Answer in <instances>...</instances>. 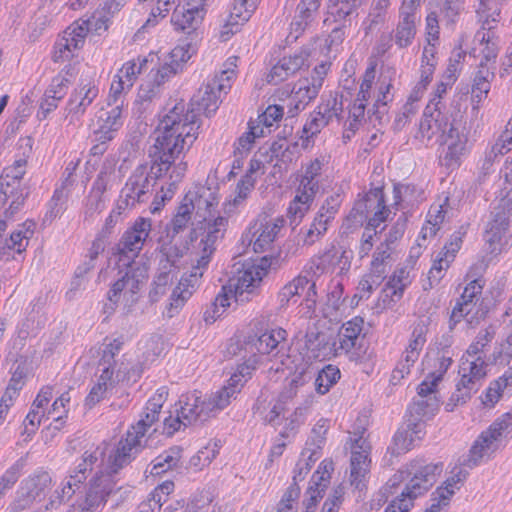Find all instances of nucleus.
<instances>
[{
    "mask_svg": "<svg viewBox=\"0 0 512 512\" xmlns=\"http://www.w3.org/2000/svg\"><path fill=\"white\" fill-rule=\"evenodd\" d=\"M159 155V149L157 147H154L151 171L154 174L155 178L157 179L163 178L170 171L169 178L171 179V182L168 183L166 186H161L160 190L155 195L151 205L152 214L160 212L164 208L166 202L170 201L174 197L177 191V183L183 179L187 170V162L180 161L176 163L177 159H175L171 163L170 167H168L167 170H165V172L159 171L160 166L157 165L159 163Z\"/></svg>",
    "mask_w": 512,
    "mask_h": 512,
    "instance_id": "2eb2a0df",
    "label": "nucleus"
},
{
    "mask_svg": "<svg viewBox=\"0 0 512 512\" xmlns=\"http://www.w3.org/2000/svg\"><path fill=\"white\" fill-rule=\"evenodd\" d=\"M426 418L427 417L417 416L415 413L411 415L410 408H408L404 423L393 437V453L397 455L404 454L420 444L426 434Z\"/></svg>",
    "mask_w": 512,
    "mask_h": 512,
    "instance_id": "6ab92c4d",
    "label": "nucleus"
},
{
    "mask_svg": "<svg viewBox=\"0 0 512 512\" xmlns=\"http://www.w3.org/2000/svg\"><path fill=\"white\" fill-rule=\"evenodd\" d=\"M330 255V262L333 272L337 271L338 275H346L352 264L353 252L344 247L331 245L327 248Z\"/></svg>",
    "mask_w": 512,
    "mask_h": 512,
    "instance_id": "6e6d98bb",
    "label": "nucleus"
},
{
    "mask_svg": "<svg viewBox=\"0 0 512 512\" xmlns=\"http://www.w3.org/2000/svg\"><path fill=\"white\" fill-rule=\"evenodd\" d=\"M265 131L259 124L253 121L248 122L247 131L244 132L234 144V153L239 155H246L253 148L255 140L263 137Z\"/></svg>",
    "mask_w": 512,
    "mask_h": 512,
    "instance_id": "4d7b16f0",
    "label": "nucleus"
},
{
    "mask_svg": "<svg viewBox=\"0 0 512 512\" xmlns=\"http://www.w3.org/2000/svg\"><path fill=\"white\" fill-rule=\"evenodd\" d=\"M492 338L489 331H480L461 356L456 383L457 401L470 399L487 377L489 364L486 352Z\"/></svg>",
    "mask_w": 512,
    "mask_h": 512,
    "instance_id": "f03ea898",
    "label": "nucleus"
},
{
    "mask_svg": "<svg viewBox=\"0 0 512 512\" xmlns=\"http://www.w3.org/2000/svg\"><path fill=\"white\" fill-rule=\"evenodd\" d=\"M330 68L331 63L328 61H323L313 68L310 77L307 79L308 84L300 87L298 91V93L303 92V101L309 102L317 97Z\"/></svg>",
    "mask_w": 512,
    "mask_h": 512,
    "instance_id": "a18cd8bd",
    "label": "nucleus"
},
{
    "mask_svg": "<svg viewBox=\"0 0 512 512\" xmlns=\"http://www.w3.org/2000/svg\"><path fill=\"white\" fill-rule=\"evenodd\" d=\"M89 32V21L85 19H78L71 23L63 32L62 36L76 47L81 50L85 44L86 37Z\"/></svg>",
    "mask_w": 512,
    "mask_h": 512,
    "instance_id": "680f3d73",
    "label": "nucleus"
},
{
    "mask_svg": "<svg viewBox=\"0 0 512 512\" xmlns=\"http://www.w3.org/2000/svg\"><path fill=\"white\" fill-rule=\"evenodd\" d=\"M466 472L460 467L455 466L451 475L445 480L443 485L439 486L433 493V500L435 503L432 504L433 509H440L449 504L451 497L455 491L460 488V484L465 480Z\"/></svg>",
    "mask_w": 512,
    "mask_h": 512,
    "instance_id": "4c0bfd02",
    "label": "nucleus"
},
{
    "mask_svg": "<svg viewBox=\"0 0 512 512\" xmlns=\"http://www.w3.org/2000/svg\"><path fill=\"white\" fill-rule=\"evenodd\" d=\"M24 202L22 184L0 178V209L8 206L5 214L12 215Z\"/></svg>",
    "mask_w": 512,
    "mask_h": 512,
    "instance_id": "ea45409f",
    "label": "nucleus"
},
{
    "mask_svg": "<svg viewBox=\"0 0 512 512\" xmlns=\"http://www.w3.org/2000/svg\"><path fill=\"white\" fill-rule=\"evenodd\" d=\"M364 320L361 317H353L345 322L339 331L338 348L341 352L351 351L362 333Z\"/></svg>",
    "mask_w": 512,
    "mask_h": 512,
    "instance_id": "49530a36",
    "label": "nucleus"
},
{
    "mask_svg": "<svg viewBox=\"0 0 512 512\" xmlns=\"http://www.w3.org/2000/svg\"><path fill=\"white\" fill-rule=\"evenodd\" d=\"M243 345L246 350L255 349L270 359H280L282 365L286 364L283 357L289 358L288 332L279 326L265 327L261 321H252L249 331L243 336Z\"/></svg>",
    "mask_w": 512,
    "mask_h": 512,
    "instance_id": "39448f33",
    "label": "nucleus"
},
{
    "mask_svg": "<svg viewBox=\"0 0 512 512\" xmlns=\"http://www.w3.org/2000/svg\"><path fill=\"white\" fill-rule=\"evenodd\" d=\"M443 470L442 462L433 463L424 459H414L395 473L387 482V486L396 487L405 482L402 494L414 502L436 483Z\"/></svg>",
    "mask_w": 512,
    "mask_h": 512,
    "instance_id": "20e7f679",
    "label": "nucleus"
},
{
    "mask_svg": "<svg viewBox=\"0 0 512 512\" xmlns=\"http://www.w3.org/2000/svg\"><path fill=\"white\" fill-rule=\"evenodd\" d=\"M200 283V273L198 275L189 273L188 275L181 277L178 284L172 291L170 302L167 306V316L169 318L174 317L181 311L187 300L196 291Z\"/></svg>",
    "mask_w": 512,
    "mask_h": 512,
    "instance_id": "7c9ffc66",
    "label": "nucleus"
},
{
    "mask_svg": "<svg viewBox=\"0 0 512 512\" xmlns=\"http://www.w3.org/2000/svg\"><path fill=\"white\" fill-rule=\"evenodd\" d=\"M36 224L32 220H26L15 229L8 239L0 240V261L15 260L17 255H22L33 237Z\"/></svg>",
    "mask_w": 512,
    "mask_h": 512,
    "instance_id": "a878e982",
    "label": "nucleus"
},
{
    "mask_svg": "<svg viewBox=\"0 0 512 512\" xmlns=\"http://www.w3.org/2000/svg\"><path fill=\"white\" fill-rule=\"evenodd\" d=\"M221 95L207 85L187 104L180 100L159 119L153 147L159 149V171L185 154L197 141L202 127L201 115L213 116L219 108Z\"/></svg>",
    "mask_w": 512,
    "mask_h": 512,
    "instance_id": "f257e3e1",
    "label": "nucleus"
},
{
    "mask_svg": "<svg viewBox=\"0 0 512 512\" xmlns=\"http://www.w3.org/2000/svg\"><path fill=\"white\" fill-rule=\"evenodd\" d=\"M478 35H481L480 38V53L482 55V60L480 62L481 69H484V66L489 62H495L498 55V45H497V37L492 31V27H488L487 31L479 32Z\"/></svg>",
    "mask_w": 512,
    "mask_h": 512,
    "instance_id": "bf43d9fd",
    "label": "nucleus"
},
{
    "mask_svg": "<svg viewBox=\"0 0 512 512\" xmlns=\"http://www.w3.org/2000/svg\"><path fill=\"white\" fill-rule=\"evenodd\" d=\"M420 0H403L399 9V21L395 29V43L400 48L412 44L420 21Z\"/></svg>",
    "mask_w": 512,
    "mask_h": 512,
    "instance_id": "412c9836",
    "label": "nucleus"
},
{
    "mask_svg": "<svg viewBox=\"0 0 512 512\" xmlns=\"http://www.w3.org/2000/svg\"><path fill=\"white\" fill-rule=\"evenodd\" d=\"M410 273L405 267L398 268L390 275L382 289V303L385 308L393 307L399 302L411 284Z\"/></svg>",
    "mask_w": 512,
    "mask_h": 512,
    "instance_id": "2f4dec72",
    "label": "nucleus"
},
{
    "mask_svg": "<svg viewBox=\"0 0 512 512\" xmlns=\"http://www.w3.org/2000/svg\"><path fill=\"white\" fill-rule=\"evenodd\" d=\"M177 74L178 72L171 67L166 60H163L157 69L152 70L151 82L146 86L142 85L140 87V97L144 99H151L159 92L160 88L166 82L171 80Z\"/></svg>",
    "mask_w": 512,
    "mask_h": 512,
    "instance_id": "79ce46f5",
    "label": "nucleus"
},
{
    "mask_svg": "<svg viewBox=\"0 0 512 512\" xmlns=\"http://www.w3.org/2000/svg\"><path fill=\"white\" fill-rule=\"evenodd\" d=\"M179 404L180 408L177 411L188 425L196 422L201 415L210 414L206 400L202 399L201 393L197 390L183 394L179 400Z\"/></svg>",
    "mask_w": 512,
    "mask_h": 512,
    "instance_id": "c9c22d12",
    "label": "nucleus"
},
{
    "mask_svg": "<svg viewBox=\"0 0 512 512\" xmlns=\"http://www.w3.org/2000/svg\"><path fill=\"white\" fill-rule=\"evenodd\" d=\"M256 184V180L243 175L236 185L235 196L232 200L226 201L224 206V211L226 213L233 212V208L241 205L248 198L250 193L253 191Z\"/></svg>",
    "mask_w": 512,
    "mask_h": 512,
    "instance_id": "052dcab7",
    "label": "nucleus"
},
{
    "mask_svg": "<svg viewBox=\"0 0 512 512\" xmlns=\"http://www.w3.org/2000/svg\"><path fill=\"white\" fill-rule=\"evenodd\" d=\"M207 12V0H179L171 15V25L176 32L191 35L201 27Z\"/></svg>",
    "mask_w": 512,
    "mask_h": 512,
    "instance_id": "4468645a",
    "label": "nucleus"
},
{
    "mask_svg": "<svg viewBox=\"0 0 512 512\" xmlns=\"http://www.w3.org/2000/svg\"><path fill=\"white\" fill-rule=\"evenodd\" d=\"M308 287V295L316 296V283L312 281L309 276L298 275L291 281L285 284L280 290L278 297L282 306H287L291 301L296 302V297H299L303 291Z\"/></svg>",
    "mask_w": 512,
    "mask_h": 512,
    "instance_id": "58836bf2",
    "label": "nucleus"
},
{
    "mask_svg": "<svg viewBox=\"0 0 512 512\" xmlns=\"http://www.w3.org/2000/svg\"><path fill=\"white\" fill-rule=\"evenodd\" d=\"M99 95V86L91 77L81 78L67 101L66 119L71 124L80 123L87 109Z\"/></svg>",
    "mask_w": 512,
    "mask_h": 512,
    "instance_id": "dca6fc26",
    "label": "nucleus"
},
{
    "mask_svg": "<svg viewBox=\"0 0 512 512\" xmlns=\"http://www.w3.org/2000/svg\"><path fill=\"white\" fill-rule=\"evenodd\" d=\"M69 79L62 73H58L52 79L41 98L37 116L44 120L57 109L59 102L66 96Z\"/></svg>",
    "mask_w": 512,
    "mask_h": 512,
    "instance_id": "cd10ccee",
    "label": "nucleus"
},
{
    "mask_svg": "<svg viewBox=\"0 0 512 512\" xmlns=\"http://www.w3.org/2000/svg\"><path fill=\"white\" fill-rule=\"evenodd\" d=\"M147 64L148 57L142 55L124 62L113 77L109 90V99L112 98L116 101L122 94L127 93L136 82L138 76L146 69Z\"/></svg>",
    "mask_w": 512,
    "mask_h": 512,
    "instance_id": "5701e85b",
    "label": "nucleus"
},
{
    "mask_svg": "<svg viewBox=\"0 0 512 512\" xmlns=\"http://www.w3.org/2000/svg\"><path fill=\"white\" fill-rule=\"evenodd\" d=\"M322 0H300L297 14L290 23L289 37L298 39L316 19Z\"/></svg>",
    "mask_w": 512,
    "mask_h": 512,
    "instance_id": "72a5a7b5",
    "label": "nucleus"
},
{
    "mask_svg": "<svg viewBox=\"0 0 512 512\" xmlns=\"http://www.w3.org/2000/svg\"><path fill=\"white\" fill-rule=\"evenodd\" d=\"M493 73L488 69H479L473 79L471 87V104L478 110L488 97L491 89Z\"/></svg>",
    "mask_w": 512,
    "mask_h": 512,
    "instance_id": "8fccbe9b",
    "label": "nucleus"
},
{
    "mask_svg": "<svg viewBox=\"0 0 512 512\" xmlns=\"http://www.w3.org/2000/svg\"><path fill=\"white\" fill-rule=\"evenodd\" d=\"M303 272L312 281H315L324 274L333 273L327 249L313 255L305 264Z\"/></svg>",
    "mask_w": 512,
    "mask_h": 512,
    "instance_id": "5fc2aeb1",
    "label": "nucleus"
},
{
    "mask_svg": "<svg viewBox=\"0 0 512 512\" xmlns=\"http://www.w3.org/2000/svg\"><path fill=\"white\" fill-rule=\"evenodd\" d=\"M274 259L273 256L265 255L242 265L233 283L238 289L240 303L248 302L257 293L263 279L269 274Z\"/></svg>",
    "mask_w": 512,
    "mask_h": 512,
    "instance_id": "1a4fd4ad",
    "label": "nucleus"
},
{
    "mask_svg": "<svg viewBox=\"0 0 512 512\" xmlns=\"http://www.w3.org/2000/svg\"><path fill=\"white\" fill-rule=\"evenodd\" d=\"M195 206L191 199L185 197L177 207L172 219V228L175 233L184 230L191 221Z\"/></svg>",
    "mask_w": 512,
    "mask_h": 512,
    "instance_id": "338daca9",
    "label": "nucleus"
},
{
    "mask_svg": "<svg viewBox=\"0 0 512 512\" xmlns=\"http://www.w3.org/2000/svg\"><path fill=\"white\" fill-rule=\"evenodd\" d=\"M512 429V413L506 412L495 419L489 427L482 431L469 451L468 462L477 465L489 459L498 449L499 441Z\"/></svg>",
    "mask_w": 512,
    "mask_h": 512,
    "instance_id": "6e6552de",
    "label": "nucleus"
},
{
    "mask_svg": "<svg viewBox=\"0 0 512 512\" xmlns=\"http://www.w3.org/2000/svg\"><path fill=\"white\" fill-rule=\"evenodd\" d=\"M511 233L509 220L502 216H496L491 220L484 232V249L489 260L507 252L510 247Z\"/></svg>",
    "mask_w": 512,
    "mask_h": 512,
    "instance_id": "4be33fe9",
    "label": "nucleus"
},
{
    "mask_svg": "<svg viewBox=\"0 0 512 512\" xmlns=\"http://www.w3.org/2000/svg\"><path fill=\"white\" fill-rule=\"evenodd\" d=\"M49 472L40 469L25 478L18 490L17 497L8 506V512H22L42 505L53 488Z\"/></svg>",
    "mask_w": 512,
    "mask_h": 512,
    "instance_id": "0eeeda50",
    "label": "nucleus"
},
{
    "mask_svg": "<svg viewBox=\"0 0 512 512\" xmlns=\"http://www.w3.org/2000/svg\"><path fill=\"white\" fill-rule=\"evenodd\" d=\"M326 124L327 120L322 113L316 112L312 114L302 129V134L300 136L302 147L305 149L310 147L313 143V138L320 133L321 129Z\"/></svg>",
    "mask_w": 512,
    "mask_h": 512,
    "instance_id": "0e129e2a",
    "label": "nucleus"
},
{
    "mask_svg": "<svg viewBox=\"0 0 512 512\" xmlns=\"http://www.w3.org/2000/svg\"><path fill=\"white\" fill-rule=\"evenodd\" d=\"M310 66V52L300 49L293 54L284 55L265 74V82L269 85H279L294 77L300 71Z\"/></svg>",
    "mask_w": 512,
    "mask_h": 512,
    "instance_id": "f3484780",
    "label": "nucleus"
},
{
    "mask_svg": "<svg viewBox=\"0 0 512 512\" xmlns=\"http://www.w3.org/2000/svg\"><path fill=\"white\" fill-rule=\"evenodd\" d=\"M196 53L197 46L191 41L184 40L175 45L165 56L164 60L180 73Z\"/></svg>",
    "mask_w": 512,
    "mask_h": 512,
    "instance_id": "09e8293b",
    "label": "nucleus"
},
{
    "mask_svg": "<svg viewBox=\"0 0 512 512\" xmlns=\"http://www.w3.org/2000/svg\"><path fill=\"white\" fill-rule=\"evenodd\" d=\"M448 125L447 115L436 105H428L419 124L422 139L431 140L439 133H444Z\"/></svg>",
    "mask_w": 512,
    "mask_h": 512,
    "instance_id": "f704fd0d",
    "label": "nucleus"
},
{
    "mask_svg": "<svg viewBox=\"0 0 512 512\" xmlns=\"http://www.w3.org/2000/svg\"><path fill=\"white\" fill-rule=\"evenodd\" d=\"M325 164L323 157H316L302 164L300 170L296 173L297 187L286 210L290 223L298 225L311 209L320 189Z\"/></svg>",
    "mask_w": 512,
    "mask_h": 512,
    "instance_id": "7ed1b4c3",
    "label": "nucleus"
},
{
    "mask_svg": "<svg viewBox=\"0 0 512 512\" xmlns=\"http://www.w3.org/2000/svg\"><path fill=\"white\" fill-rule=\"evenodd\" d=\"M116 478L111 473L99 472L90 481L82 510L92 512L100 506L105 505L108 497L116 491Z\"/></svg>",
    "mask_w": 512,
    "mask_h": 512,
    "instance_id": "b1692460",
    "label": "nucleus"
},
{
    "mask_svg": "<svg viewBox=\"0 0 512 512\" xmlns=\"http://www.w3.org/2000/svg\"><path fill=\"white\" fill-rule=\"evenodd\" d=\"M487 313L488 309L483 301H457L452 310L451 319L455 323L465 320L470 325H476L486 318Z\"/></svg>",
    "mask_w": 512,
    "mask_h": 512,
    "instance_id": "e433bc0d",
    "label": "nucleus"
},
{
    "mask_svg": "<svg viewBox=\"0 0 512 512\" xmlns=\"http://www.w3.org/2000/svg\"><path fill=\"white\" fill-rule=\"evenodd\" d=\"M110 101L106 107H102L96 114V129L94 132L106 135L112 138L116 137L118 130L123 125V104L114 100Z\"/></svg>",
    "mask_w": 512,
    "mask_h": 512,
    "instance_id": "c85d7f7f",
    "label": "nucleus"
},
{
    "mask_svg": "<svg viewBox=\"0 0 512 512\" xmlns=\"http://www.w3.org/2000/svg\"><path fill=\"white\" fill-rule=\"evenodd\" d=\"M446 152L441 158L442 164L450 170L458 169L468 152V131L460 122H453L444 137Z\"/></svg>",
    "mask_w": 512,
    "mask_h": 512,
    "instance_id": "aec40b11",
    "label": "nucleus"
},
{
    "mask_svg": "<svg viewBox=\"0 0 512 512\" xmlns=\"http://www.w3.org/2000/svg\"><path fill=\"white\" fill-rule=\"evenodd\" d=\"M139 444L140 440L137 439V437H134L133 433L129 431L126 437L118 442L115 449L109 455L106 469L105 471L101 472L111 473V475H113L115 478V475L119 472V470L130 463L133 453Z\"/></svg>",
    "mask_w": 512,
    "mask_h": 512,
    "instance_id": "c756f323",
    "label": "nucleus"
},
{
    "mask_svg": "<svg viewBox=\"0 0 512 512\" xmlns=\"http://www.w3.org/2000/svg\"><path fill=\"white\" fill-rule=\"evenodd\" d=\"M512 384V373L505 372L492 380L480 395L483 407L492 409L501 400L505 389Z\"/></svg>",
    "mask_w": 512,
    "mask_h": 512,
    "instance_id": "c03bdc74",
    "label": "nucleus"
},
{
    "mask_svg": "<svg viewBox=\"0 0 512 512\" xmlns=\"http://www.w3.org/2000/svg\"><path fill=\"white\" fill-rule=\"evenodd\" d=\"M300 494V486L296 481H293L281 496L277 505V512H297V504Z\"/></svg>",
    "mask_w": 512,
    "mask_h": 512,
    "instance_id": "774afa93",
    "label": "nucleus"
},
{
    "mask_svg": "<svg viewBox=\"0 0 512 512\" xmlns=\"http://www.w3.org/2000/svg\"><path fill=\"white\" fill-rule=\"evenodd\" d=\"M149 183L147 177L143 173H133L127 180L124 193L126 206L134 207L143 201V197L147 194Z\"/></svg>",
    "mask_w": 512,
    "mask_h": 512,
    "instance_id": "de8ad7c7",
    "label": "nucleus"
},
{
    "mask_svg": "<svg viewBox=\"0 0 512 512\" xmlns=\"http://www.w3.org/2000/svg\"><path fill=\"white\" fill-rule=\"evenodd\" d=\"M376 68L377 62L371 61L362 75L356 95L359 101L367 103L373 101L374 112L392 101L391 89L393 87L391 77L380 76L376 80Z\"/></svg>",
    "mask_w": 512,
    "mask_h": 512,
    "instance_id": "9d476101",
    "label": "nucleus"
},
{
    "mask_svg": "<svg viewBox=\"0 0 512 512\" xmlns=\"http://www.w3.org/2000/svg\"><path fill=\"white\" fill-rule=\"evenodd\" d=\"M174 489L175 485L171 480H166L156 486L150 493L148 501L140 505V512H160L162 505L168 501Z\"/></svg>",
    "mask_w": 512,
    "mask_h": 512,
    "instance_id": "3c124183",
    "label": "nucleus"
},
{
    "mask_svg": "<svg viewBox=\"0 0 512 512\" xmlns=\"http://www.w3.org/2000/svg\"><path fill=\"white\" fill-rule=\"evenodd\" d=\"M352 212L361 218H368V227L376 229L390 217L391 210L386 204L383 186L370 187L356 200Z\"/></svg>",
    "mask_w": 512,
    "mask_h": 512,
    "instance_id": "ddd939ff",
    "label": "nucleus"
},
{
    "mask_svg": "<svg viewBox=\"0 0 512 512\" xmlns=\"http://www.w3.org/2000/svg\"><path fill=\"white\" fill-rule=\"evenodd\" d=\"M239 57L230 56L224 63V69L216 74L206 85L216 93L227 94L237 76Z\"/></svg>",
    "mask_w": 512,
    "mask_h": 512,
    "instance_id": "a19ab883",
    "label": "nucleus"
},
{
    "mask_svg": "<svg viewBox=\"0 0 512 512\" xmlns=\"http://www.w3.org/2000/svg\"><path fill=\"white\" fill-rule=\"evenodd\" d=\"M182 458V448L172 446L158 455L151 463L150 474L160 476L163 473L175 468Z\"/></svg>",
    "mask_w": 512,
    "mask_h": 512,
    "instance_id": "603ef678",
    "label": "nucleus"
},
{
    "mask_svg": "<svg viewBox=\"0 0 512 512\" xmlns=\"http://www.w3.org/2000/svg\"><path fill=\"white\" fill-rule=\"evenodd\" d=\"M220 445L216 441H209L204 447L199 449L190 459V466L194 470H202L209 466L219 454Z\"/></svg>",
    "mask_w": 512,
    "mask_h": 512,
    "instance_id": "e2e57ef3",
    "label": "nucleus"
},
{
    "mask_svg": "<svg viewBox=\"0 0 512 512\" xmlns=\"http://www.w3.org/2000/svg\"><path fill=\"white\" fill-rule=\"evenodd\" d=\"M151 227V219L138 217L124 232L119 243V253L122 255L130 253L132 257L137 256L150 234Z\"/></svg>",
    "mask_w": 512,
    "mask_h": 512,
    "instance_id": "bb28decb",
    "label": "nucleus"
},
{
    "mask_svg": "<svg viewBox=\"0 0 512 512\" xmlns=\"http://www.w3.org/2000/svg\"><path fill=\"white\" fill-rule=\"evenodd\" d=\"M349 482L355 489H367L371 471L370 445L361 436L352 441Z\"/></svg>",
    "mask_w": 512,
    "mask_h": 512,
    "instance_id": "a211bd4d",
    "label": "nucleus"
},
{
    "mask_svg": "<svg viewBox=\"0 0 512 512\" xmlns=\"http://www.w3.org/2000/svg\"><path fill=\"white\" fill-rule=\"evenodd\" d=\"M429 324L424 319H419L411 326V333L407 339V344L403 351V359L392 371L390 382L397 385L402 379L407 377L424 348L427 341Z\"/></svg>",
    "mask_w": 512,
    "mask_h": 512,
    "instance_id": "9b49d317",
    "label": "nucleus"
},
{
    "mask_svg": "<svg viewBox=\"0 0 512 512\" xmlns=\"http://www.w3.org/2000/svg\"><path fill=\"white\" fill-rule=\"evenodd\" d=\"M339 379L340 370L334 365H326L322 370L319 371L316 377V391L321 395L326 394L330 388L338 382Z\"/></svg>",
    "mask_w": 512,
    "mask_h": 512,
    "instance_id": "69168bd1",
    "label": "nucleus"
},
{
    "mask_svg": "<svg viewBox=\"0 0 512 512\" xmlns=\"http://www.w3.org/2000/svg\"><path fill=\"white\" fill-rule=\"evenodd\" d=\"M70 400L69 392H64L53 401L46 412V419H52L55 423L54 428L57 430L64 425L68 417Z\"/></svg>",
    "mask_w": 512,
    "mask_h": 512,
    "instance_id": "13d9d810",
    "label": "nucleus"
},
{
    "mask_svg": "<svg viewBox=\"0 0 512 512\" xmlns=\"http://www.w3.org/2000/svg\"><path fill=\"white\" fill-rule=\"evenodd\" d=\"M286 220L283 216L272 217L266 213L259 214L248 227L251 234L250 244L255 253L272 250L274 242L284 229Z\"/></svg>",
    "mask_w": 512,
    "mask_h": 512,
    "instance_id": "f8f14e48",
    "label": "nucleus"
},
{
    "mask_svg": "<svg viewBox=\"0 0 512 512\" xmlns=\"http://www.w3.org/2000/svg\"><path fill=\"white\" fill-rule=\"evenodd\" d=\"M215 250L216 246L211 240L202 238L198 247L194 251L195 264L192 265L190 273L194 275H198L200 273V278H202L209 266V263L211 262Z\"/></svg>",
    "mask_w": 512,
    "mask_h": 512,
    "instance_id": "864d4df0",
    "label": "nucleus"
},
{
    "mask_svg": "<svg viewBox=\"0 0 512 512\" xmlns=\"http://www.w3.org/2000/svg\"><path fill=\"white\" fill-rule=\"evenodd\" d=\"M448 205L449 198L445 197L442 204L432 205L430 207L420 231V235L423 239L433 238L437 235L445 220Z\"/></svg>",
    "mask_w": 512,
    "mask_h": 512,
    "instance_id": "37998d69",
    "label": "nucleus"
},
{
    "mask_svg": "<svg viewBox=\"0 0 512 512\" xmlns=\"http://www.w3.org/2000/svg\"><path fill=\"white\" fill-rule=\"evenodd\" d=\"M453 363L452 355L442 352L433 360V370L417 386V395L421 399L410 405V414L431 417L439 409V399L436 394L438 386Z\"/></svg>",
    "mask_w": 512,
    "mask_h": 512,
    "instance_id": "423d86ee",
    "label": "nucleus"
},
{
    "mask_svg": "<svg viewBox=\"0 0 512 512\" xmlns=\"http://www.w3.org/2000/svg\"><path fill=\"white\" fill-rule=\"evenodd\" d=\"M168 396V387L161 386L149 397L143 408L140 419L132 426L134 437H137V439L140 440V438L143 437L147 431L159 421L161 410L163 405L166 403Z\"/></svg>",
    "mask_w": 512,
    "mask_h": 512,
    "instance_id": "393cba45",
    "label": "nucleus"
},
{
    "mask_svg": "<svg viewBox=\"0 0 512 512\" xmlns=\"http://www.w3.org/2000/svg\"><path fill=\"white\" fill-rule=\"evenodd\" d=\"M306 346L316 357L330 358L337 356L340 351L331 329L310 330L305 335Z\"/></svg>",
    "mask_w": 512,
    "mask_h": 512,
    "instance_id": "473e14b6",
    "label": "nucleus"
}]
</instances>
